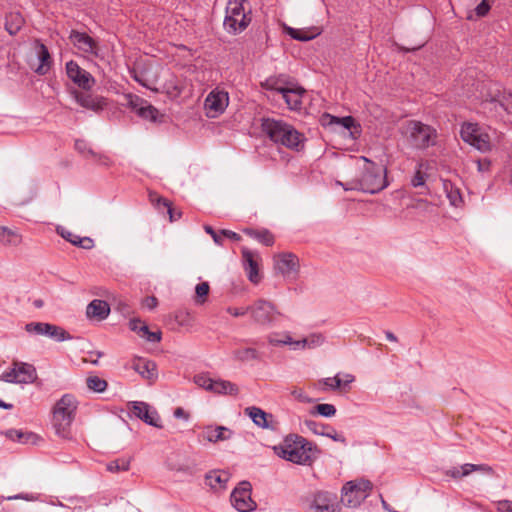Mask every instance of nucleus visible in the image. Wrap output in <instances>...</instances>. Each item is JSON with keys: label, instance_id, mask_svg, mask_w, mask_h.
<instances>
[{"label": "nucleus", "instance_id": "38", "mask_svg": "<svg viewBox=\"0 0 512 512\" xmlns=\"http://www.w3.org/2000/svg\"><path fill=\"white\" fill-rule=\"evenodd\" d=\"M248 234L265 246H272L274 244V236L267 229L249 230Z\"/></svg>", "mask_w": 512, "mask_h": 512}, {"label": "nucleus", "instance_id": "45", "mask_svg": "<svg viewBox=\"0 0 512 512\" xmlns=\"http://www.w3.org/2000/svg\"><path fill=\"white\" fill-rule=\"evenodd\" d=\"M196 299L195 302L197 304H203L206 301V297L209 293V285L207 282H202L196 285L195 287Z\"/></svg>", "mask_w": 512, "mask_h": 512}, {"label": "nucleus", "instance_id": "57", "mask_svg": "<svg viewBox=\"0 0 512 512\" xmlns=\"http://www.w3.org/2000/svg\"><path fill=\"white\" fill-rule=\"evenodd\" d=\"M60 235L67 241H69L71 244L76 245L77 238H79V235H76L68 230L62 229L60 232Z\"/></svg>", "mask_w": 512, "mask_h": 512}, {"label": "nucleus", "instance_id": "25", "mask_svg": "<svg viewBox=\"0 0 512 512\" xmlns=\"http://www.w3.org/2000/svg\"><path fill=\"white\" fill-rule=\"evenodd\" d=\"M305 426L314 434L328 437L336 442L345 443L346 439L328 424L318 423L314 420H305Z\"/></svg>", "mask_w": 512, "mask_h": 512}, {"label": "nucleus", "instance_id": "23", "mask_svg": "<svg viewBox=\"0 0 512 512\" xmlns=\"http://www.w3.org/2000/svg\"><path fill=\"white\" fill-rule=\"evenodd\" d=\"M304 140L303 134L289 124L288 129H285V132L281 133L276 144L298 151L303 147Z\"/></svg>", "mask_w": 512, "mask_h": 512}, {"label": "nucleus", "instance_id": "37", "mask_svg": "<svg viewBox=\"0 0 512 512\" xmlns=\"http://www.w3.org/2000/svg\"><path fill=\"white\" fill-rule=\"evenodd\" d=\"M131 458L121 457L112 460L106 464L107 471L111 473H118L128 471L130 469Z\"/></svg>", "mask_w": 512, "mask_h": 512}, {"label": "nucleus", "instance_id": "2", "mask_svg": "<svg viewBox=\"0 0 512 512\" xmlns=\"http://www.w3.org/2000/svg\"><path fill=\"white\" fill-rule=\"evenodd\" d=\"M359 159L363 161L360 175L344 184L340 183V185L345 190H358L369 194H376L385 189L389 185L386 168L364 156Z\"/></svg>", "mask_w": 512, "mask_h": 512}, {"label": "nucleus", "instance_id": "59", "mask_svg": "<svg viewBox=\"0 0 512 512\" xmlns=\"http://www.w3.org/2000/svg\"><path fill=\"white\" fill-rule=\"evenodd\" d=\"M92 157L95 159L96 162H98L101 165L110 166L112 164L111 158L105 154L96 153V156Z\"/></svg>", "mask_w": 512, "mask_h": 512}, {"label": "nucleus", "instance_id": "22", "mask_svg": "<svg viewBox=\"0 0 512 512\" xmlns=\"http://www.w3.org/2000/svg\"><path fill=\"white\" fill-rule=\"evenodd\" d=\"M289 123L281 119L263 118L261 123L262 132L274 143L285 129H288Z\"/></svg>", "mask_w": 512, "mask_h": 512}, {"label": "nucleus", "instance_id": "26", "mask_svg": "<svg viewBox=\"0 0 512 512\" xmlns=\"http://www.w3.org/2000/svg\"><path fill=\"white\" fill-rule=\"evenodd\" d=\"M133 369L150 383L155 382L158 378L157 365L152 360L137 358L133 362Z\"/></svg>", "mask_w": 512, "mask_h": 512}, {"label": "nucleus", "instance_id": "51", "mask_svg": "<svg viewBox=\"0 0 512 512\" xmlns=\"http://www.w3.org/2000/svg\"><path fill=\"white\" fill-rule=\"evenodd\" d=\"M167 93L172 97H178L182 93V88L179 87L174 81L170 80L165 84Z\"/></svg>", "mask_w": 512, "mask_h": 512}, {"label": "nucleus", "instance_id": "5", "mask_svg": "<svg viewBox=\"0 0 512 512\" xmlns=\"http://www.w3.org/2000/svg\"><path fill=\"white\" fill-rule=\"evenodd\" d=\"M247 0H229L226 4V30L231 34L243 32L251 23V9Z\"/></svg>", "mask_w": 512, "mask_h": 512}, {"label": "nucleus", "instance_id": "29", "mask_svg": "<svg viewBox=\"0 0 512 512\" xmlns=\"http://www.w3.org/2000/svg\"><path fill=\"white\" fill-rule=\"evenodd\" d=\"M194 383L214 394L224 393V381L215 380L209 376V374L201 373L194 376Z\"/></svg>", "mask_w": 512, "mask_h": 512}, {"label": "nucleus", "instance_id": "47", "mask_svg": "<svg viewBox=\"0 0 512 512\" xmlns=\"http://www.w3.org/2000/svg\"><path fill=\"white\" fill-rule=\"evenodd\" d=\"M75 149L84 156H96V152H94L84 140H76Z\"/></svg>", "mask_w": 512, "mask_h": 512}, {"label": "nucleus", "instance_id": "9", "mask_svg": "<svg viewBox=\"0 0 512 512\" xmlns=\"http://www.w3.org/2000/svg\"><path fill=\"white\" fill-rule=\"evenodd\" d=\"M1 380L7 383L30 384L37 378L36 368L26 362H14L13 367L1 375Z\"/></svg>", "mask_w": 512, "mask_h": 512}, {"label": "nucleus", "instance_id": "42", "mask_svg": "<svg viewBox=\"0 0 512 512\" xmlns=\"http://www.w3.org/2000/svg\"><path fill=\"white\" fill-rule=\"evenodd\" d=\"M19 241V236L8 229L7 227L0 226V243L4 245H16Z\"/></svg>", "mask_w": 512, "mask_h": 512}, {"label": "nucleus", "instance_id": "19", "mask_svg": "<svg viewBox=\"0 0 512 512\" xmlns=\"http://www.w3.org/2000/svg\"><path fill=\"white\" fill-rule=\"evenodd\" d=\"M129 105L139 117L153 122L157 120L158 110L143 98L138 96L130 97Z\"/></svg>", "mask_w": 512, "mask_h": 512}, {"label": "nucleus", "instance_id": "61", "mask_svg": "<svg viewBox=\"0 0 512 512\" xmlns=\"http://www.w3.org/2000/svg\"><path fill=\"white\" fill-rule=\"evenodd\" d=\"M500 105L508 114H512V97L511 96L504 97L500 101Z\"/></svg>", "mask_w": 512, "mask_h": 512}, {"label": "nucleus", "instance_id": "27", "mask_svg": "<svg viewBox=\"0 0 512 512\" xmlns=\"http://www.w3.org/2000/svg\"><path fill=\"white\" fill-rule=\"evenodd\" d=\"M109 314L110 306L105 300L94 299L86 307V316L88 319L103 321Z\"/></svg>", "mask_w": 512, "mask_h": 512}, {"label": "nucleus", "instance_id": "32", "mask_svg": "<svg viewBox=\"0 0 512 512\" xmlns=\"http://www.w3.org/2000/svg\"><path fill=\"white\" fill-rule=\"evenodd\" d=\"M304 93V89L301 87H290L287 86L286 89L281 93L282 98L286 102L287 106L291 110H299L302 105V94Z\"/></svg>", "mask_w": 512, "mask_h": 512}, {"label": "nucleus", "instance_id": "53", "mask_svg": "<svg viewBox=\"0 0 512 512\" xmlns=\"http://www.w3.org/2000/svg\"><path fill=\"white\" fill-rule=\"evenodd\" d=\"M205 231L212 236L215 243L222 245V240L224 239V230H220L218 233H216L211 226H205Z\"/></svg>", "mask_w": 512, "mask_h": 512}, {"label": "nucleus", "instance_id": "20", "mask_svg": "<svg viewBox=\"0 0 512 512\" xmlns=\"http://www.w3.org/2000/svg\"><path fill=\"white\" fill-rule=\"evenodd\" d=\"M224 92L216 89L212 90L206 97L204 102V109L206 116L209 118H216L224 111L222 106Z\"/></svg>", "mask_w": 512, "mask_h": 512}, {"label": "nucleus", "instance_id": "14", "mask_svg": "<svg viewBox=\"0 0 512 512\" xmlns=\"http://www.w3.org/2000/svg\"><path fill=\"white\" fill-rule=\"evenodd\" d=\"M69 39L81 52L97 57L99 55L98 42L86 32L71 30Z\"/></svg>", "mask_w": 512, "mask_h": 512}, {"label": "nucleus", "instance_id": "58", "mask_svg": "<svg viewBox=\"0 0 512 512\" xmlns=\"http://www.w3.org/2000/svg\"><path fill=\"white\" fill-rule=\"evenodd\" d=\"M497 512H512V501L502 500L498 502Z\"/></svg>", "mask_w": 512, "mask_h": 512}, {"label": "nucleus", "instance_id": "46", "mask_svg": "<svg viewBox=\"0 0 512 512\" xmlns=\"http://www.w3.org/2000/svg\"><path fill=\"white\" fill-rule=\"evenodd\" d=\"M268 342L273 346L290 345L292 338L288 334L280 336L279 334H272L268 337Z\"/></svg>", "mask_w": 512, "mask_h": 512}, {"label": "nucleus", "instance_id": "16", "mask_svg": "<svg viewBox=\"0 0 512 512\" xmlns=\"http://www.w3.org/2000/svg\"><path fill=\"white\" fill-rule=\"evenodd\" d=\"M131 412L135 417L139 418L146 424L154 427H161L160 417L157 411L149 404L142 401H133L131 402Z\"/></svg>", "mask_w": 512, "mask_h": 512}, {"label": "nucleus", "instance_id": "63", "mask_svg": "<svg viewBox=\"0 0 512 512\" xmlns=\"http://www.w3.org/2000/svg\"><path fill=\"white\" fill-rule=\"evenodd\" d=\"M238 393V387L229 382V381H226V394H230V395H236Z\"/></svg>", "mask_w": 512, "mask_h": 512}, {"label": "nucleus", "instance_id": "4", "mask_svg": "<svg viewBox=\"0 0 512 512\" xmlns=\"http://www.w3.org/2000/svg\"><path fill=\"white\" fill-rule=\"evenodd\" d=\"M402 134L408 144L418 150H425L436 145L438 137L435 128L417 120L407 121L402 127Z\"/></svg>", "mask_w": 512, "mask_h": 512}, {"label": "nucleus", "instance_id": "24", "mask_svg": "<svg viewBox=\"0 0 512 512\" xmlns=\"http://www.w3.org/2000/svg\"><path fill=\"white\" fill-rule=\"evenodd\" d=\"M481 471L487 474L493 472L492 467L486 464H471L466 463L460 467H451L445 471V475L454 479H460L462 477L470 475L472 472Z\"/></svg>", "mask_w": 512, "mask_h": 512}, {"label": "nucleus", "instance_id": "55", "mask_svg": "<svg viewBox=\"0 0 512 512\" xmlns=\"http://www.w3.org/2000/svg\"><path fill=\"white\" fill-rule=\"evenodd\" d=\"M75 246L89 250L93 248L94 241L90 237H79Z\"/></svg>", "mask_w": 512, "mask_h": 512}, {"label": "nucleus", "instance_id": "34", "mask_svg": "<svg viewBox=\"0 0 512 512\" xmlns=\"http://www.w3.org/2000/svg\"><path fill=\"white\" fill-rule=\"evenodd\" d=\"M286 32L291 38L298 40V41H303V42L312 40L320 34L318 29L315 27L309 28V29H297V28L287 27Z\"/></svg>", "mask_w": 512, "mask_h": 512}, {"label": "nucleus", "instance_id": "17", "mask_svg": "<svg viewBox=\"0 0 512 512\" xmlns=\"http://www.w3.org/2000/svg\"><path fill=\"white\" fill-rule=\"evenodd\" d=\"M336 497L328 492H317L309 501L310 512H337Z\"/></svg>", "mask_w": 512, "mask_h": 512}, {"label": "nucleus", "instance_id": "13", "mask_svg": "<svg viewBox=\"0 0 512 512\" xmlns=\"http://www.w3.org/2000/svg\"><path fill=\"white\" fill-rule=\"evenodd\" d=\"M299 267V259L293 253L283 252L274 256V269L286 278L295 277Z\"/></svg>", "mask_w": 512, "mask_h": 512}, {"label": "nucleus", "instance_id": "50", "mask_svg": "<svg viewBox=\"0 0 512 512\" xmlns=\"http://www.w3.org/2000/svg\"><path fill=\"white\" fill-rule=\"evenodd\" d=\"M290 394L301 403H312L313 399L308 397L305 392L300 388H293Z\"/></svg>", "mask_w": 512, "mask_h": 512}, {"label": "nucleus", "instance_id": "10", "mask_svg": "<svg viewBox=\"0 0 512 512\" xmlns=\"http://www.w3.org/2000/svg\"><path fill=\"white\" fill-rule=\"evenodd\" d=\"M25 331L33 335L49 337L57 342L70 340V334L62 327L46 322H30L25 325Z\"/></svg>", "mask_w": 512, "mask_h": 512}, {"label": "nucleus", "instance_id": "35", "mask_svg": "<svg viewBox=\"0 0 512 512\" xmlns=\"http://www.w3.org/2000/svg\"><path fill=\"white\" fill-rule=\"evenodd\" d=\"M224 431V426H207L203 429V431L199 434L198 438L201 443L209 442L214 443L218 440L222 439Z\"/></svg>", "mask_w": 512, "mask_h": 512}, {"label": "nucleus", "instance_id": "48", "mask_svg": "<svg viewBox=\"0 0 512 512\" xmlns=\"http://www.w3.org/2000/svg\"><path fill=\"white\" fill-rule=\"evenodd\" d=\"M237 357L242 361H249L258 358V353L253 348H246L237 352Z\"/></svg>", "mask_w": 512, "mask_h": 512}, {"label": "nucleus", "instance_id": "49", "mask_svg": "<svg viewBox=\"0 0 512 512\" xmlns=\"http://www.w3.org/2000/svg\"><path fill=\"white\" fill-rule=\"evenodd\" d=\"M492 0H482L475 8L477 16L484 17L491 8Z\"/></svg>", "mask_w": 512, "mask_h": 512}, {"label": "nucleus", "instance_id": "11", "mask_svg": "<svg viewBox=\"0 0 512 512\" xmlns=\"http://www.w3.org/2000/svg\"><path fill=\"white\" fill-rule=\"evenodd\" d=\"M230 501L232 506L239 512L252 511L256 503L251 498V484L248 481H242L238 487L231 493Z\"/></svg>", "mask_w": 512, "mask_h": 512}, {"label": "nucleus", "instance_id": "40", "mask_svg": "<svg viewBox=\"0 0 512 512\" xmlns=\"http://www.w3.org/2000/svg\"><path fill=\"white\" fill-rule=\"evenodd\" d=\"M262 85L265 89L275 91L279 94H281L288 86L287 83L282 78L275 77H270L266 79V81Z\"/></svg>", "mask_w": 512, "mask_h": 512}, {"label": "nucleus", "instance_id": "56", "mask_svg": "<svg viewBox=\"0 0 512 512\" xmlns=\"http://www.w3.org/2000/svg\"><path fill=\"white\" fill-rule=\"evenodd\" d=\"M158 205L163 206L167 210V213L169 214L171 221H174L176 219L173 214L172 204L168 199L159 198Z\"/></svg>", "mask_w": 512, "mask_h": 512}, {"label": "nucleus", "instance_id": "1", "mask_svg": "<svg viewBox=\"0 0 512 512\" xmlns=\"http://www.w3.org/2000/svg\"><path fill=\"white\" fill-rule=\"evenodd\" d=\"M273 450L278 457L298 465H311L320 454L316 444L298 434H288Z\"/></svg>", "mask_w": 512, "mask_h": 512}, {"label": "nucleus", "instance_id": "60", "mask_svg": "<svg viewBox=\"0 0 512 512\" xmlns=\"http://www.w3.org/2000/svg\"><path fill=\"white\" fill-rule=\"evenodd\" d=\"M226 311L234 317L244 316L249 312V306L241 308H228Z\"/></svg>", "mask_w": 512, "mask_h": 512}, {"label": "nucleus", "instance_id": "6", "mask_svg": "<svg viewBox=\"0 0 512 512\" xmlns=\"http://www.w3.org/2000/svg\"><path fill=\"white\" fill-rule=\"evenodd\" d=\"M249 313L254 323L270 327L274 325L283 314L274 303L266 299H258L249 306Z\"/></svg>", "mask_w": 512, "mask_h": 512}, {"label": "nucleus", "instance_id": "54", "mask_svg": "<svg viewBox=\"0 0 512 512\" xmlns=\"http://www.w3.org/2000/svg\"><path fill=\"white\" fill-rule=\"evenodd\" d=\"M307 339L309 340L308 348H315L324 342V337L321 334H312Z\"/></svg>", "mask_w": 512, "mask_h": 512}, {"label": "nucleus", "instance_id": "39", "mask_svg": "<svg viewBox=\"0 0 512 512\" xmlns=\"http://www.w3.org/2000/svg\"><path fill=\"white\" fill-rule=\"evenodd\" d=\"M86 384H87V387L89 388V390L96 392V393L104 392L108 385L106 380H104L96 375L87 377Z\"/></svg>", "mask_w": 512, "mask_h": 512}, {"label": "nucleus", "instance_id": "41", "mask_svg": "<svg viewBox=\"0 0 512 512\" xmlns=\"http://www.w3.org/2000/svg\"><path fill=\"white\" fill-rule=\"evenodd\" d=\"M206 484L211 488L216 490L217 488H221L223 486L222 481V471L221 470H213L206 474L205 477Z\"/></svg>", "mask_w": 512, "mask_h": 512}, {"label": "nucleus", "instance_id": "33", "mask_svg": "<svg viewBox=\"0 0 512 512\" xmlns=\"http://www.w3.org/2000/svg\"><path fill=\"white\" fill-rule=\"evenodd\" d=\"M25 23L20 12H10L5 18V29L10 35H16Z\"/></svg>", "mask_w": 512, "mask_h": 512}, {"label": "nucleus", "instance_id": "12", "mask_svg": "<svg viewBox=\"0 0 512 512\" xmlns=\"http://www.w3.org/2000/svg\"><path fill=\"white\" fill-rule=\"evenodd\" d=\"M65 69L68 78L79 88L90 91L94 87L96 83L95 78L91 73L81 68L76 61H68Z\"/></svg>", "mask_w": 512, "mask_h": 512}, {"label": "nucleus", "instance_id": "44", "mask_svg": "<svg viewBox=\"0 0 512 512\" xmlns=\"http://www.w3.org/2000/svg\"><path fill=\"white\" fill-rule=\"evenodd\" d=\"M318 385H324L326 388H320L321 390H337L342 388V379L339 377V374L334 377H328L320 380Z\"/></svg>", "mask_w": 512, "mask_h": 512}, {"label": "nucleus", "instance_id": "43", "mask_svg": "<svg viewBox=\"0 0 512 512\" xmlns=\"http://www.w3.org/2000/svg\"><path fill=\"white\" fill-rule=\"evenodd\" d=\"M336 407L333 404L323 403L314 406L311 414H318L323 417H333L336 414Z\"/></svg>", "mask_w": 512, "mask_h": 512}, {"label": "nucleus", "instance_id": "62", "mask_svg": "<svg viewBox=\"0 0 512 512\" xmlns=\"http://www.w3.org/2000/svg\"><path fill=\"white\" fill-rule=\"evenodd\" d=\"M158 304V300L154 296H148L144 299L143 305L149 310H153Z\"/></svg>", "mask_w": 512, "mask_h": 512}, {"label": "nucleus", "instance_id": "3", "mask_svg": "<svg viewBox=\"0 0 512 512\" xmlns=\"http://www.w3.org/2000/svg\"><path fill=\"white\" fill-rule=\"evenodd\" d=\"M79 401L71 393L63 394L51 408V425L55 434L62 439L72 437Z\"/></svg>", "mask_w": 512, "mask_h": 512}, {"label": "nucleus", "instance_id": "36", "mask_svg": "<svg viewBox=\"0 0 512 512\" xmlns=\"http://www.w3.org/2000/svg\"><path fill=\"white\" fill-rule=\"evenodd\" d=\"M443 187L450 204L454 207H460L463 203L460 190L450 181H444Z\"/></svg>", "mask_w": 512, "mask_h": 512}, {"label": "nucleus", "instance_id": "52", "mask_svg": "<svg viewBox=\"0 0 512 512\" xmlns=\"http://www.w3.org/2000/svg\"><path fill=\"white\" fill-rule=\"evenodd\" d=\"M425 181L426 175L420 169H418L411 180V184L413 187H420L424 186Z\"/></svg>", "mask_w": 512, "mask_h": 512}, {"label": "nucleus", "instance_id": "21", "mask_svg": "<svg viewBox=\"0 0 512 512\" xmlns=\"http://www.w3.org/2000/svg\"><path fill=\"white\" fill-rule=\"evenodd\" d=\"M323 125H339L342 128L349 130L350 134L353 138H357L360 134L361 127L356 123L355 119L352 116H345L342 118L332 116L330 114H325L322 117Z\"/></svg>", "mask_w": 512, "mask_h": 512}, {"label": "nucleus", "instance_id": "8", "mask_svg": "<svg viewBox=\"0 0 512 512\" xmlns=\"http://www.w3.org/2000/svg\"><path fill=\"white\" fill-rule=\"evenodd\" d=\"M371 489L372 483L369 480L347 482L342 488L341 501L348 507H357L368 497Z\"/></svg>", "mask_w": 512, "mask_h": 512}, {"label": "nucleus", "instance_id": "18", "mask_svg": "<svg viewBox=\"0 0 512 512\" xmlns=\"http://www.w3.org/2000/svg\"><path fill=\"white\" fill-rule=\"evenodd\" d=\"M74 99L81 107L95 113L103 111L107 106V99L100 95L85 92H74Z\"/></svg>", "mask_w": 512, "mask_h": 512}, {"label": "nucleus", "instance_id": "30", "mask_svg": "<svg viewBox=\"0 0 512 512\" xmlns=\"http://www.w3.org/2000/svg\"><path fill=\"white\" fill-rule=\"evenodd\" d=\"M245 414L248 415L253 423L260 428L269 429L272 428L271 421L273 419V415L265 412L259 407L251 406L247 407L244 410Z\"/></svg>", "mask_w": 512, "mask_h": 512}, {"label": "nucleus", "instance_id": "64", "mask_svg": "<svg viewBox=\"0 0 512 512\" xmlns=\"http://www.w3.org/2000/svg\"><path fill=\"white\" fill-rule=\"evenodd\" d=\"M308 342H309V340L307 338H303L302 340H298V341L292 340L291 345H294L295 348H298V347L305 348V347H308Z\"/></svg>", "mask_w": 512, "mask_h": 512}, {"label": "nucleus", "instance_id": "7", "mask_svg": "<svg viewBox=\"0 0 512 512\" xmlns=\"http://www.w3.org/2000/svg\"><path fill=\"white\" fill-rule=\"evenodd\" d=\"M464 142L473 146L480 152H488L491 149V142L488 133L477 123H464L460 130Z\"/></svg>", "mask_w": 512, "mask_h": 512}, {"label": "nucleus", "instance_id": "28", "mask_svg": "<svg viewBox=\"0 0 512 512\" xmlns=\"http://www.w3.org/2000/svg\"><path fill=\"white\" fill-rule=\"evenodd\" d=\"M34 47L36 50L37 57L40 61L39 66L35 69V72L38 75H45L51 68L52 59L50 52L46 45H44L40 40L34 41Z\"/></svg>", "mask_w": 512, "mask_h": 512}, {"label": "nucleus", "instance_id": "31", "mask_svg": "<svg viewBox=\"0 0 512 512\" xmlns=\"http://www.w3.org/2000/svg\"><path fill=\"white\" fill-rule=\"evenodd\" d=\"M129 328L137 332L140 337L146 339L149 342L155 343L161 340V332H151L149 331L148 326L143 323L140 319L133 318L129 321Z\"/></svg>", "mask_w": 512, "mask_h": 512}, {"label": "nucleus", "instance_id": "15", "mask_svg": "<svg viewBox=\"0 0 512 512\" xmlns=\"http://www.w3.org/2000/svg\"><path fill=\"white\" fill-rule=\"evenodd\" d=\"M259 255L247 248L242 249L243 268L246 272L248 280L257 285L261 282L263 276L259 270Z\"/></svg>", "mask_w": 512, "mask_h": 512}]
</instances>
